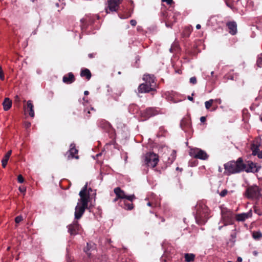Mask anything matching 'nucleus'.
Listing matches in <instances>:
<instances>
[{"label":"nucleus","instance_id":"obj_37","mask_svg":"<svg viewBox=\"0 0 262 262\" xmlns=\"http://www.w3.org/2000/svg\"><path fill=\"white\" fill-rule=\"evenodd\" d=\"M11 153H12V150H10L9 151H8L7 154L5 155V157H8V158H10V156H11Z\"/></svg>","mask_w":262,"mask_h":262},{"label":"nucleus","instance_id":"obj_52","mask_svg":"<svg viewBox=\"0 0 262 262\" xmlns=\"http://www.w3.org/2000/svg\"><path fill=\"white\" fill-rule=\"evenodd\" d=\"M3 71L2 67L0 66V73Z\"/></svg>","mask_w":262,"mask_h":262},{"label":"nucleus","instance_id":"obj_57","mask_svg":"<svg viewBox=\"0 0 262 262\" xmlns=\"http://www.w3.org/2000/svg\"><path fill=\"white\" fill-rule=\"evenodd\" d=\"M227 5L229 7H231V6H230V5H228L227 3Z\"/></svg>","mask_w":262,"mask_h":262},{"label":"nucleus","instance_id":"obj_47","mask_svg":"<svg viewBox=\"0 0 262 262\" xmlns=\"http://www.w3.org/2000/svg\"><path fill=\"white\" fill-rule=\"evenodd\" d=\"M161 261H162V262H163V261H166V260H165V258H164V256H162V257H161Z\"/></svg>","mask_w":262,"mask_h":262},{"label":"nucleus","instance_id":"obj_59","mask_svg":"<svg viewBox=\"0 0 262 262\" xmlns=\"http://www.w3.org/2000/svg\"><path fill=\"white\" fill-rule=\"evenodd\" d=\"M56 6L58 7V4H56Z\"/></svg>","mask_w":262,"mask_h":262},{"label":"nucleus","instance_id":"obj_51","mask_svg":"<svg viewBox=\"0 0 262 262\" xmlns=\"http://www.w3.org/2000/svg\"><path fill=\"white\" fill-rule=\"evenodd\" d=\"M161 221L164 222L165 221V219L163 217H161Z\"/></svg>","mask_w":262,"mask_h":262},{"label":"nucleus","instance_id":"obj_58","mask_svg":"<svg viewBox=\"0 0 262 262\" xmlns=\"http://www.w3.org/2000/svg\"><path fill=\"white\" fill-rule=\"evenodd\" d=\"M213 72H211V75H213Z\"/></svg>","mask_w":262,"mask_h":262},{"label":"nucleus","instance_id":"obj_50","mask_svg":"<svg viewBox=\"0 0 262 262\" xmlns=\"http://www.w3.org/2000/svg\"><path fill=\"white\" fill-rule=\"evenodd\" d=\"M118 199H119V198H117V197H116V198H115V199L114 200V202H116Z\"/></svg>","mask_w":262,"mask_h":262},{"label":"nucleus","instance_id":"obj_24","mask_svg":"<svg viewBox=\"0 0 262 262\" xmlns=\"http://www.w3.org/2000/svg\"><path fill=\"white\" fill-rule=\"evenodd\" d=\"M214 100L213 99H210L208 101H207L205 102V105L206 109L208 110L210 108L211 106L212 105Z\"/></svg>","mask_w":262,"mask_h":262},{"label":"nucleus","instance_id":"obj_61","mask_svg":"<svg viewBox=\"0 0 262 262\" xmlns=\"http://www.w3.org/2000/svg\"><path fill=\"white\" fill-rule=\"evenodd\" d=\"M227 262H232V261H228Z\"/></svg>","mask_w":262,"mask_h":262},{"label":"nucleus","instance_id":"obj_17","mask_svg":"<svg viewBox=\"0 0 262 262\" xmlns=\"http://www.w3.org/2000/svg\"><path fill=\"white\" fill-rule=\"evenodd\" d=\"M114 193L116 194L117 198L124 199L126 197V194L124 191L121 190L120 187H116L114 190Z\"/></svg>","mask_w":262,"mask_h":262},{"label":"nucleus","instance_id":"obj_13","mask_svg":"<svg viewBox=\"0 0 262 262\" xmlns=\"http://www.w3.org/2000/svg\"><path fill=\"white\" fill-rule=\"evenodd\" d=\"M143 80L144 81L149 82V85H151L152 86H155V77L154 75L151 74H144L143 75Z\"/></svg>","mask_w":262,"mask_h":262},{"label":"nucleus","instance_id":"obj_34","mask_svg":"<svg viewBox=\"0 0 262 262\" xmlns=\"http://www.w3.org/2000/svg\"><path fill=\"white\" fill-rule=\"evenodd\" d=\"M171 156L172 157V160H171V162H172L174 160V159H176V151L174 150L172 151V152L171 154Z\"/></svg>","mask_w":262,"mask_h":262},{"label":"nucleus","instance_id":"obj_35","mask_svg":"<svg viewBox=\"0 0 262 262\" xmlns=\"http://www.w3.org/2000/svg\"><path fill=\"white\" fill-rule=\"evenodd\" d=\"M130 24L132 26H135L137 24V21L135 19H132L130 21Z\"/></svg>","mask_w":262,"mask_h":262},{"label":"nucleus","instance_id":"obj_5","mask_svg":"<svg viewBox=\"0 0 262 262\" xmlns=\"http://www.w3.org/2000/svg\"><path fill=\"white\" fill-rule=\"evenodd\" d=\"M159 162L158 156L153 152H148L144 157L145 164L148 167H155Z\"/></svg>","mask_w":262,"mask_h":262},{"label":"nucleus","instance_id":"obj_42","mask_svg":"<svg viewBox=\"0 0 262 262\" xmlns=\"http://www.w3.org/2000/svg\"><path fill=\"white\" fill-rule=\"evenodd\" d=\"M0 79L2 80H4V79H5V76H4V74H3V75H0Z\"/></svg>","mask_w":262,"mask_h":262},{"label":"nucleus","instance_id":"obj_53","mask_svg":"<svg viewBox=\"0 0 262 262\" xmlns=\"http://www.w3.org/2000/svg\"><path fill=\"white\" fill-rule=\"evenodd\" d=\"M147 205L149 206H150L151 205V203L148 202V204H147Z\"/></svg>","mask_w":262,"mask_h":262},{"label":"nucleus","instance_id":"obj_46","mask_svg":"<svg viewBox=\"0 0 262 262\" xmlns=\"http://www.w3.org/2000/svg\"><path fill=\"white\" fill-rule=\"evenodd\" d=\"M201 28V26L200 24H198V25L196 26V28L197 29H200Z\"/></svg>","mask_w":262,"mask_h":262},{"label":"nucleus","instance_id":"obj_33","mask_svg":"<svg viewBox=\"0 0 262 262\" xmlns=\"http://www.w3.org/2000/svg\"><path fill=\"white\" fill-rule=\"evenodd\" d=\"M190 82L193 84L196 83V78L195 77H192L190 78Z\"/></svg>","mask_w":262,"mask_h":262},{"label":"nucleus","instance_id":"obj_6","mask_svg":"<svg viewBox=\"0 0 262 262\" xmlns=\"http://www.w3.org/2000/svg\"><path fill=\"white\" fill-rule=\"evenodd\" d=\"M189 155L195 158L204 160H206L208 157L205 151L198 148L190 149Z\"/></svg>","mask_w":262,"mask_h":262},{"label":"nucleus","instance_id":"obj_7","mask_svg":"<svg viewBox=\"0 0 262 262\" xmlns=\"http://www.w3.org/2000/svg\"><path fill=\"white\" fill-rule=\"evenodd\" d=\"M260 143L258 140H256L253 142L251 146V149L252 151V155L254 156L257 155V157L262 158V151H259V147Z\"/></svg>","mask_w":262,"mask_h":262},{"label":"nucleus","instance_id":"obj_62","mask_svg":"<svg viewBox=\"0 0 262 262\" xmlns=\"http://www.w3.org/2000/svg\"><path fill=\"white\" fill-rule=\"evenodd\" d=\"M260 120H261V121H262V117L261 118Z\"/></svg>","mask_w":262,"mask_h":262},{"label":"nucleus","instance_id":"obj_15","mask_svg":"<svg viewBox=\"0 0 262 262\" xmlns=\"http://www.w3.org/2000/svg\"><path fill=\"white\" fill-rule=\"evenodd\" d=\"M75 77L73 74L70 72L63 77L62 80L65 83L71 84L75 81Z\"/></svg>","mask_w":262,"mask_h":262},{"label":"nucleus","instance_id":"obj_10","mask_svg":"<svg viewBox=\"0 0 262 262\" xmlns=\"http://www.w3.org/2000/svg\"><path fill=\"white\" fill-rule=\"evenodd\" d=\"M159 112L156 108L154 107H149L146 109L142 113V117H144L145 119H148L152 116H154L158 114Z\"/></svg>","mask_w":262,"mask_h":262},{"label":"nucleus","instance_id":"obj_20","mask_svg":"<svg viewBox=\"0 0 262 262\" xmlns=\"http://www.w3.org/2000/svg\"><path fill=\"white\" fill-rule=\"evenodd\" d=\"M4 110L6 111L9 110L12 106V101L8 98H6L3 103Z\"/></svg>","mask_w":262,"mask_h":262},{"label":"nucleus","instance_id":"obj_2","mask_svg":"<svg viewBox=\"0 0 262 262\" xmlns=\"http://www.w3.org/2000/svg\"><path fill=\"white\" fill-rule=\"evenodd\" d=\"M88 183H86L79 192L80 199L75 207V219H79L83 214L85 210L88 207L89 199V193L87 192Z\"/></svg>","mask_w":262,"mask_h":262},{"label":"nucleus","instance_id":"obj_21","mask_svg":"<svg viewBox=\"0 0 262 262\" xmlns=\"http://www.w3.org/2000/svg\"><path fill=\"white\" fill-rule=\"evenodd\" d=\"M80 76L81 77H85L88 80H90L91 78L92 75L89 69H84L81 71Z\"/></svg>","mask_w":262,"mask_h":262},{"label":"nucleus","instance_id":"obj_56","mask_svg":"<svg viewBox=\"0 0 262 262\" xmlns=\"http://www.w3.org/2000/svg\"><path fill=\"white\" fill-rule=\"evenodd\" d=\"M67 262H71V260L70 259H67Z\"/></svg>","mask_w":262,"mask_h":262},{"label":"nucleus","instance_id":"obj_48","mask_svg":"<svg viewBox=\"0 0 262 262\" xmlns=\"http://www.w3.org/2000/svg\"><path fill=\"white\" fill-rule=\"evenodd\" d=\"M89 92H88V91H84V94L85 95H88V94H89Z\"/></svg>","mask_w":262,"mask_h":262},{"label":"nucleus","instance_id":"obj_39","mask_svg":"<svg viewBox=\"0 0 262 262\" xmlns=\"http://www.w3.org/2000/svg\"><path fill=\"white\" fill-rule=\"evenodd\" d=\"M206 121V117L204 116H202L200 118V121L201 122H204Z\"/></svg>","mask_w":262,"mask_h":262},{"label":"nucleus","instance_id":"obj_49","mask_svg":"<svg viewBox=\"0 0 262 262\" xmlns=\"http://www.w3.org/2000/svg\"><path fill=\"white\" fill-rule=\"evenodd\" d=\"M143 84H148L149 85V82H147V81H145L144 83H143Z\"/></svg>","mask_w":262,"mask_h":262},{"label":"nucleus","instance_id":"obj_14","mask_svg":"<svg viewBox=\"0 0 262 262\" xmlns=\"http://www.w3.org/2000/svg\"><path fill=\"white\" fill-rule=\"evenodd\" d=\"M252 215V210H249L247 213L238 214L236 216V219L238 221H244L247 219L251 217Z\"/></svg>","mask_w":262,"mask_h":262},{"label":"nucleus","instance_id":"obj_60","mask_svg":"<svg viewBox=\"0 0 262 262\" xmlns=\"http://www.w3.org/2000/svg\"><path fill=\"white\" fill-rule=\"evenodd\" d=\"M10 249V247H8L7 250H9Z\"/></svg>","mask_w":262,"mask_h":262},{"label":"nucleus","instance_id":"obj_30","mask_svg":"<svg viewBox=\"0 0 262 262\" xmlns=\"http://www.w3.org/2000/svg\"><path fill=\"white\" fill-rule=\"evenodd\" d=\"M227 193L228 190L227 189H224L220 193V195L222 197H224Z\"/></svg>","mask_w":262,"mask_h":262},{"label":"nucleus","instance_id":"obj_27","mask_svg":"<svg viewBox=\"0 0 262 262\" xmlns=\"http://www.w3.org/2000/svg\"><path fill=\"white\" fill-rule=\"evenodd\" d=\"M9 158L4 156V158L2 160V166L4 168H5L6 166V165L7 164V162L9 160Z\"/></svg>","mask_w":262,"mask_h":262},{"label":"nucleus","instance_id":"obj_55","mask_svg":"<svg viewBox=\"0 0 262 262\" xmlns=\"http://www.w3.org/2000/svg\"><path fill=\"white\" fill-rule=\"evenodd\" d=\"M222 227H223V226H220V227H219V230H221V229H222Z\"/></svg>","mask_w":262,"mask_h":262},{"label":"nucleus","instance_id":"obj_25","mask_svg":"<svg viewBox=\"0 0 262 262\" xmlns=\"http://www.w3.org/2000/svg\"><path fill=\"white\" fill-rule=\"evenodd\" d=\"M125 209L126 210H130L133 209L134 206L133 203H128L126 202H124Z\"/></svg>","mask_w":262,"mask_h":262},{"label":"nucleus","instance_id":"obj_28","mask_svg":"<svg viewBox=\"0 0 262 262\" xmlns=\"http://www.w3.org/2000/svg\"><path fill=\"white\" fill-rule=\"evenodd\" d=\"M124 199H126L128 200V201L132 202L134 200H135L136 199V197L134 194L130 195H126V197Z\"/></svg>","mask_w":262,"mask_h":262},{"label":"nucleus","instance_id":"obj_44","mask_svg":"<svg viewBox=\"0 0 262 262\" xmlns=\"http://www.w3.org/2000/svg\"><path fill=\"white\" fill-rule=\"evenodd\" d=\"M242 261V258L241 257H238L237 259L236 262H241Z\"/></svg>","mask_w":262,"mask_h":262},{"label":"nucleus","instance_id":"obj_43","mask_svg":"<svg viewBox=\"0 0 262 262\" xmlns=\"http://www.w3.org/2000/svg\"><path fill=\"white\" fill-rule=\"evenodd\" d=\"M188 99L190 101H193V98L192 96H188Z\"/></svg>","mask_w":262,"mask_h":262},{"label":"nucleus","instance_id":"obj_4","mask_svg":"<svg viewBox=\"0 0 262 262\" xmlns=\"http://www.w3.org/2000/svg\"><path fill=\"white\" fill-rule=\"evenodd\" d=\"M222 221L224 226L232 224L233 223V214L232 212L227 208L221 209Z\"/></svg>","mask_w":262,"mask_h":262},{"label":"nucleus","instance_id":"obj_23","mask_svg":"<svg viewBox=\"0 0 262 262\" xmlns=\"http://www.w3.org/2000/svg\"><path fill=\"white\" fill-rule=\"evenodd\" d=\"M252 236L254 239L259 240L262 237V233L260 231H254L252 233Z\"/></svg>","mask_w":262,"mask_h":262},{"label":"nucleus","instance_id":"obj_1","mask_svg":"<svg viewBox=\"0 0 262 262\" xmlns=\"http://www.w3.org/2000/svg\"><path fill=\"white\" fill-rule=\"evenodd\" d=\"M224 168V173L227 175H230L244 170L247 172L255 173L259 171L261 167L250 161L244 163L242 158H239L236 162L230 161L225 164Z\"/></svg>","mask_w":262,"mask_h":262},{"label":"nucleus","instance_id":"obj_8","mask_svg":"<svg viewBox=\"0 0 262 262\" xmlns=\"http://www.w3.org/2000/svg\"><path fill=\"white\" fill-rule=\"evenodd\" d=\"M68 232L71 235H76L78 233L80 229V226L77 221H74L73 223L68 226Z\"/></svg>","mask_w":262,"mask_h":262},{"label":"nucleus","instance_id":"obj_38","mask_svg":"<svg viewBox=\"0 0 262 262\" xmlns=\"http://www.w3.org/2000/svg\"><path fill=\"white\" fill-rule=\"evenodd\" d=\"M19 190L21 192H25L26 191V189L25 187H19Z\"/></svg>","mask_w":262,"mask_h":262},{"label":"nucleus","instance_id":"obj_16","mask_svg":"<svg viewBox=\"0 0 262 262\" xmlns=\"http://www.w3.org/2000/svg\"><path fill=\"white\" fill-rule=\"evenodd\" d=\"M229 29V33L232 35H235L237 32V25L235 21H230L227 24Z\"/></svg>","mask_w":262,"mask_h":262},{"label":"nucleus","instance_id":"obj_54","mask_svg":"<svg viewBox=\"0 0 262 262\" xmlns=\"http://www.w3.org/2000/svg\"><path fill=\"white\" fill-rule=\"evenodd\" d=\"M3 74H4V72H3V71L0 73V75H3Z\"/></svg>","mask_w":262,"mask_h":262},{"label":"nucleus","instance_id":"obj_18","mask_svg":"<svg viewBox=\"0 0 262 262\" xmlns=\"http://www.w3.org/2000/svg\"><path fill=\"white\" fill-rule=\"evenodd\" d=\"M34 106L31 100H28L27 101V109L29 112V114L31 117H34L35 114L34 111Z\"/></svg>","mask_w":262,"mask_h":262},{"label":"nucleus","instance_id":"obj_26","mask_svg":"<svg viewBox=\"0 0 262 262\" xmlns=\"http://www.w3.org/2000/svg\"><path fill=\"white\" fill-rule=\"evenodd\" d=\"M257 65L258 67H262V54L258 56L257 60Z\"/></svg>","mask_w":262,"mask_h":262},{"label":"nucleus","instance_id":"obj_45","mask_svg":"<svg viewBox=\"0 0 262 262\" xmlns=\"http://www.w3.org/2000/svg\"><path fill=\"white\" fill-rule=\"evenodd\" d=\"M253 254L254 255V256H257V254H258V252L256 251H254L253 252Z\"/></svg>","mask_w":262,"mask_h":262},{"label":"nucleus","instance_id":"obj_22","mask_svg":"<svg viewBox=\"0 0 262 262\" xmlns=\"http://www.w3.org/2000/svg\"><path fill=\"white\" fill-rule=\"evenodd\" d=\"M195 255L193 254L186 253L185 254V261L191 262L194 260Z\"/></svg>","mask_w":262,"mask_h":262},{"label":"nucleus","instance_id":"obj_11","mask_svg":"<svg viewBox=\"0 0 262 262\" xmlns=\"http://www.w3.org/2000/svg\"><path fill=\"white\" fill-rule=\"evenodd\" d=\"M122 0H109L108 1V7L110 11H116L119 4L122 2Z\"/></svg>","mask_w":262,"mask_h":262},{"label":"nucleus","instance_id":"obj_41","mask_svg":"<svg viewBox=\"0 0 262 262\" xmlns=\"http://www.w3.org/2000/svg\"><path fill=\"white\" fill-rule=\"evenodd\" d=\"M31 126V123L30 122H27L25 123V127L26 128H29Z\"/></svg>","mask_w":262,"mask_h":262},{"label":"nucleus","instance_id":"obj_36","mask_svg":"<svg viewBox=\"0 0 262 262\" xmlns=\"http://www.w3.org/2000/svg\"><path fill=\"white\" fill-rule=\"evenodd\" d=\"M163 2H166L168 5H171L173 3L172 0H162Z\"/></svg>","mask_w":262,"mask_h":262},{"label":"nucleus","instance_id":"obj_32","mask_svg":"<svg viewBox=\"0 0 262 262\" xmlns=\"http://www.w3.org/2000/svg\"><path fill=\"white\" fill-rule=\"evenodd\" d=\"M17 181L20 183H22L24 182V179L23 177L22 176V175H21V174L18 175V176L17 177Z\"/></svg>","mask_w":262,"mask_h":262},{"label":"nucleus","instance_id":"obj_12","mask_svg":"<svg viewBox=\"0 0 262 262\" xmlns=\"http://www.w3.org/2000/svg\"><path fill=\"white\" fill-rule=\"evenodd\" d=\"M155 88L151 86V85L141 84L138 88V91L140 93H146L150 91H154Z\"/></svg>","mask_w":262,"mask_h":262},{"label":"nucleus","instance_id":"obj_29","mask_svg":"<svg viewBox=\"0 0 262 262\" xmlns=\"http://www.w3.org/2000/svg\"><path fill=\"white\" fill-rule=\"evenodd\" d=\"M254 211L256 213L258 214L259 215L262 214V211L260 209H259L256 206H255L254 207Z\"/></svg>","mask_w":262,"mask_h":262},{"label":"nucleus","instance_id":"obj_40","mask_svg":"<svg viewBox=\"0 0 262 262\" xmlns=\"http://www.w3.org/2000/svg\"><path fill=\"white\" fill-rule=\"evenodd\" d=\"M95 54H94V53H91L88 55V56L89 58H92L94 57Z\"/></svg>","mask_w":262,"mask_h":262},{"label":"nucleus","instance_id":"obj_19","mask_svg":"<svg viewBox=\"0 0 262 262\" xmlns=\"http://www.w3.org/2000/svg\"><path fill=\"white\" fill-rule=\"evenodd\" d=\"M190 121L188 119H183L181 120L180 126L183 130H185L187 128H189L190 127Z\"/></svg>","mask_w":262,"mask_h":262},{"label":"nucleus","instance_id":"obj_3","mask_svg":"<svg viewBox=\"0 0 262 262\" xmlns=\"http://www.w3.org/2000/svg\"><path fill=\"white\" fill-rule=\"evenodd\" d=\"M195 220L199 225L205 224L209 218V210L203 202H199L195 206Z\"/></svg>","mask_w":262,"mask_h":262},{"label":"nucleus","instance_id":"obj_9","mask_svg":"<svg viewBox=\"0 0 262 262\" xmlns=\"http://www.w3.org/2000/svg\"><path fill=\"white\" fill-rule=\"evenodd\" d=\"M78 150L75 147V145L74 143H72L70 144V149L69 151L67 152L66 156H67V158L68 159L71 158H75L76 159H79V156L78 155H75L77 154Z\"/></svg>","mask_w":262,"mask_h":262},{"label":"nucleus","instance_id":"obj_31","mask_svg":"<svg viewBox=\"0 0 262 262\" xmlns=\"http://www.w3.org/2000/svg\"><path fill=\"white\" fill-rule=\"evenodd\" d=\"M23 220V217L21 215L17 216L15 217V221L16 223H19Z\"/></svg>","mask_w":262,"mask_h":262}]
</instances>
